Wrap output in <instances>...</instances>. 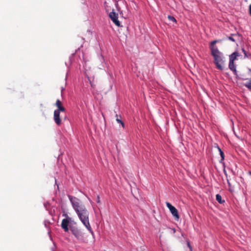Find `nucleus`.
Wrapping results in <instances>:
<instances>
[{
    "instance_id": "f8f14e48",
    "label": "nucleus",
    "mask_w": 251,
    "mask_h": 251,
    "mask_svg": "<svg viewBox=\"0 0 251 251\" xmlns=\"http://www.w3.org/2000/svg\"><path fill=\"white\" fill-rule=\"evenodd\" d=\"M239 56V53L237 52H234L229 56V61H233L236 59L237 57Z\"/></svg>"
},
{
    "instance_id": "a211bd4d",
    "label": "nucleus",
    "mask_w": 251,
    "mask_h": 251,
    "mask_svg": "<svg viewBox=\"0 0 251 251\" xmlns=\"http://www.w3.org/2000/svg\"><path fill=\"white\" fill-rule=\"evenodd\" d=\"M168 18L169 20H170V21H172V22H176V19L172 16H171V15H168Z\"/></svg>"
},
{
    "instance_id": "aec40b11",
    "label": "nucleus",
    "mask_w": 251,
    "mask_h": 251,
    "mask_svg": "<svg viewBox=\"0 0 251 251\" xmlns=\"http://www.w3.org/2000/svg\"><path fill=\"white\" fill-rule=\"evenodd\" d=\"M97 203L100 202V198L99 196L97 197Z\"/></svg>"
},
{
    "instance_id": "6e6552de",
    "label": "nucleus",
    "mask_w": 251,
    "mask_h": 251,
    "mask_svg": "<svg viewBox=\"0 0 251 251\" xmlns=\"http://www.w3.org/2000/svg\"><path fill=\"white\" fill-rule=\"evenodd\" d=\"M60 113L61 112L54 111L53 113V119L57 126H60L61 124V120L60 116Z\"/></svg>"
},
{
    "instance_id": "f257e3e1",
    "label": "nucleus",
    "mask_w": 251,
    "mask_h": 251,
    "mask_svg": "<svg viewBox=\"0 0 251 251\" xmlns=\"http://www.w3.org/2000/svg\"><path fill=\"white\" fill-rule=\"evenodd\" d=\"M68 198L81 222L90 232L93 235L94 232L89 221V212L84 205L82 204L80 199L75 197L68 195Z\"/></svg>"
},
{
    "instance_id": "39448f33",
    "label": "nucleus",
    "mask_w": 251,
    "mask_h": 251,
    "mask_svg": "<svg viewBox=\"0 0 251 251\" xmlns=\"http://www.w3.org/2000/svg\"><path fill=\"white\" fill-rule=\"evenodd\" d=\"M109 17L116 25L120 26V22L118 20V14L115 12L113 10L109 13Z\"/></svg>"
},
{
    "instance_id": "7ed1b4c3",
    "label": "nucleus",
    "mask_w": 251,
    "mask_h": 251,
    "mask_svg": "<svg viewBox=\"0 0 251 251\" xmlns=\"http://www.w3.org/2000/svg\"><path fill=\"white\" fill-rule=\"evenodd\" d=\"M219 42L218 40H214L210 43L209 48L211 50V54L214 58V62L216 68L220 70L224 69V57L223 54L221 52L218 47L215 46L216 43Z\"/></svg>"
},
{
    "instance_id": "20e7f679",
    "label": "nucleus",
    "mask_w": 251,
    "mask_h": 251,
    "mask_svg": "<svg viewBox=\"0 0 251 251\" xmlns=\"http://www.w3.org/2000/svg\"><path fill=\"white\" fill-rule=\"evenodd\" d=\"M73 235L79 240L84 241V233L82 231L77 228H74L71 229Z\"/></svg>"
},
{
    "instance_id": "423d86ee",
    "label": "nucleus",
    "mask_w": 251,
    "mask_h": 251,
    "mask_svg": "<svg viewBox=\"0 0 251 251\" xmlns=\"http://www.w3.org/2000/svg\"><path fill=\"white\" fill-rule=\"evenodd\" d=\"M236 76L240 79L248 80L251 77V71L250 69H247L239 75L237 74Z\"/></svg>"
},
{
    "instance_id": "dca6fc26",
    "label": "nucleus",
    "mask_w": 251,
    "mask_h": 251,
    "mask_svg": "<svg viewBox=\"0 0 251 251\" xmlns=\"http://www.w3.org/2000/svg\"><path fill=\"white\" fill-rule=\"evenodd\" d=\"M218 150L220 152V155L221 157V160H224V153L219 147H218Z\"/></svg>"
},
{
    "instance_id": "ddd939ff",
    "label": "nucleus",
    "mask_w": 251,
    "mask_h": 251,
    "mask_svg": "<svg viewBox=\"0 0 251 251\" xmlns=\"http://www.w3.org/2000/svg\"><path fill=\"white\" fill-rule=\"evenodd\" d=\"M238 37V35L236 34H231L230 36L227 37V38L233 42H235L236 38Z\"/></svg>"
},
{
    "instance_id": "6ab92c4d",
    "label": "nucleus",
    "mask_w": 251,
    "mask_h": 251,
    "mask_svg": "<svg viewBox=\"0 0 251 251\" xmlns=\"http://www.w3.org/2000/svg\"><path fill=\"white\" fill-rule=\"evenodd\" d=\"M187 246L189 247V248L190 249V251H193L192 247L191 246V245L189 242H187Z\"/></svg>"
},
{
    "instance_id": "f3484780",
    "label": "nucleus",
    "mask_w": 251,
    "mask_h": 251,
    "mask_svg": "<svg viewBox=\"0 0 251 251\" xmlns=\"http://www.w3.org/2000/svg\"><path fill=\"white\" fill-rule=\"evenodd\" d=\"M116 117H117V119H116V121H117V122L118 123H119L121 124L122 125V126L123 127H124H124H125V125H124V123L122 121V120H121L120 119H119V118H118V115H116Z\"/></svg>"
},
{
    "instance_id": "9b49d317",
    "label": "nucleus",
    "mask_w": 251,
    "mask_h": 251,
    "mask_svg": "<svg viewBox=\"0 0 251 251\" xmlns=\"http://www.w3.org/2000/svg\"><path fill=\"white\" fill-rule=\"evenodd\" d=\"M229 68L233 72L234 74L236 75H237V71L236 70V68H235V66H234V62L233 61H229Z\"/></svg>"
},
{
    "instance_id": "0eeeda50",
    "label": "nucleus",
    "mask_w": 251,
    "mask_h": 251,
    "mask_svg": "<svg viewBox=\"0 0 251 251\" xmlns=\"http://www.w3.org/2000/svg\"><path fill=\"white\" fill-rule=\"evenodd\" d=\"M166 204L167 207L169 209L173 216L176 219L178 220L179 218V216L177 210L168 202H166Z\"/></svg>"
},
{
    "instance_id": "f03ea898",
    "label": "nucleus",
    "mask_w": 251,
    "mask_h": 251,
    "mask_svg": "<svg viewBox=\"0 0 251 251\" xmlns=\"http://www.w3.org/2000/svg\"><path fill=\"white\" fill-rule=\"evenodd\" d=\"M68 198L81 222L90 232L93 235L94 232L89 221V212L84 205L82 204L80 199L75 197L68 195Z\"/></svg>"
},
{
    "instance_id": "4468645a",
    "label": "nucleus",
    "mask_w": 251,
    "mask_h": 251,
    "mask_svg": "<svg viewBox=\"0 0 251 251\" xmlns=\"http://www.w3.org/2000/svg\"><path fill=\"white\" fill-rule=\"evenodd\" d=\"M216 200L219 203H221V204H222L223 203L225 202V201L224 200H222V197L219 194H217L216 196Z\"/></svg>"
},
{
    "instance_id": "9d476101",
    "label": "nucleus",
    "mask_w": 251,
    "mask_h": 251,
    "mask_svg": "<svg viewBox=\"0 0 251 251\" xmlns=\"http://www.w3.org/2000/svg\"><path fill=\"white\" fill-rule=\"evenodd\" d=\"M69 224V220L67 219H64L62 221L61 226L65 232L68 231V225Z\"/></svg>"
},
{
    "instance_id": "412c9836",
    "label": "nucleus",
    "mask_w": 251,
    "mask_h": 251,
    "mask_svg": "<svg viewBox=\"0 0 251 251\" xmlns=\"http://www.w3.org/2000/svg\"><path fill=\"white\" fill-rule=\"evenodd\" d=\"M242 51L243 52H244V54H245V56H247V54H246V51L244 49H242Z\"/></svg>"
},
{
    "instance_id": "4be33fe9",
    "label": "nucleus",
    "mask_w": 251,
    "mask_h": 251,
    "mask_svg": "<svg viewBox=\"0 0 251 251\" xmlns=\"http://www.w3.org/2000/svg\"><path fill=\"white\" fill-rule=\"evenodd\" d=\"M249 10H250V14L251 16V4L250 5V6H249Z\"/></svg>"
},
{
    "instance_id": "2eb2a0df",
    "label": "nucleus",
    "mask_w": 251,
    "mask_h": 251,
    "mask_svg": "<svg viewBox=\"0 0 251 251\" xmlns=\"http://www.w3.org/2000/svg\"><path fill=\"white\" fill-rule=\"evenodd\" d=\"M244 86L248 88L249 89L251 90V76L249 79L247 80L246 83L244 84Z\"/></svg>"
},
{
    "instance_id": "1a4fd4ad",
    "label": "nucleus",
    "mask_w": 251,
    "mask_h": 251,
    "mask_svg": "<svg viewBox=\"0 0 251 251\" xmlns=\"http://www.w3.org/2000/svg\"><path fill=\"white\" fill-rule=\"evenodd\" d=\"M57 109L54 111H58L61 112H64L65 111V108L63 106L62 102L59 100H57L55 104Z\"/></svg>"
}]
</instances>
